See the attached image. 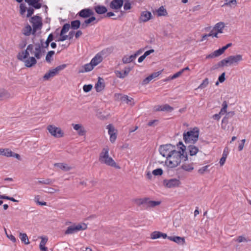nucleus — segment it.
<instances>
[{
  "label": "nucleus",
  "instance_id": "f257e3e1",
  "mask_svg": "<svg viewBox=\"0 0 251 251\" xmlns=\"http://www.w3.org/2000/svg\"><path fill=\"white\" fill-rule=\"evenodd\" d=\"M187 159V153L184 154L181 153V151L175 150L167 158L165 163L168 167L173 168L177 166L181 162V160L186 161Z\"/></svg>",
  "mask_w": 251,
  "mask_h": 251
},
{
  "label": "nucleus",
  "instance_id": "f03ea898",
  "mask_svg": "<svg viewBox=\"0 0 251 251\" xmlns=\"http://www.w3.org/2000/svg\"><path fill=\"white\" fill-rule=\"evenodd\" d=\"M109 149L107 146L102 149V151L100 154L99 161L102 164L119 169L120 167L117 166L112 158L109 156Z\"/></svg>",
  "mask_w": 251,
  "mask_h": 251
},
{
  "label": "nucleus",
  "instance_id": "7ed1b4c3",
  "mask_svg": "<svg viewBox=\"0 0 251 251\" xmlns=\"http://www.w3.org/2000/svg\"><path fill=\"white\" fill-rule=\"evenodd\" d=\"M183 136L185 144H194L198 140L199 129L198 127H195L192 130L184 132Z\"/></svg>",
  "mask_w": 251,
  "mask_h": 251
},
{
  "label": "nucleus",
  "instance_id": "20e7f679",
  "mask_svg": "<svg viewBox=\"0 0 251 251\" xmlns=\"http://www.w3.org/2000/svg\"><path fill=\"white\" fill-rule=\"evenodd\" d=\"M29 22L32 24L33 27L32 34L35 36L36 31L42 26V18L37 15L34 16L30 18Z\"/></svg>",
  "mask_w": 251,
  "mask_h": 251
},
{
  "label": "nucleus",
  "instance_id": "39448f33",
  "mask_svg": "<svg viewBox=\"0 0 251 251\" xmlns=\"http://www.w3.org/2000/svg\"><path fill=\"white\" fill-rule=\"evenodd\" d=\"M112 51L111 48H106L101 50L99 53H98L96 56L91 60V62L94 66H97L102 60L101 55H104L110 53Z\"/></svg>",
  "mask_w": 251,
  "mask_h": 251
},
{
  "label": "nucleus",
  "instance_id": "423d86ee",
  "mask_svg": "<svg viewBox=\"0 0 251 251\" xmlns=\"http://www.w3.org/2000/svg\"><path fill=\"white\" fill-rule=\"evenodd\" d=\"M175 146L171 144H166L160 146L159 151L160 154L167 158L171 153L175 151Z\"/></svg>",
  "mask_w": 251,
  "mask_h": 251
},
{
  "label": "nucleus",
  "instance_id": "0eeeda50",
  "mask_svg": "<svg viewBox=\"0 0 251 251\" xmlns=\"http://www.w3.org/2000/svg\"><path fill=\"white\" fill-rule=\"evenodd\" d=\"M87 228V225L84 223L79 224L76 225H74L67 227L65 231V234H71L76 233L80 230H85Z\"/></svg>",
  "mask_w": 251,
  "mask_h": 251
},
{
  "label": "nucleus",
  "instance_id": "6e6552de",
  "mask_svg": "<svg viewBox=\"0 0 251 251\" xmlns=\"http://www.w3.org/2000/svg\"><path fill=\"white\" fill-rule=\"evenodd\" d=\"M50 134L55 137L60 138L64 135V133L60 128L57 127L53 125H49L47 127Z\"/></svg>",
  "mask_w": 251,
  "mask_h": 251
},
{
  "label": "nucleus",
  "instance_id": "1a4fd4ad",
  "mask_svg": "<svg viewBox=\"0 0 251 251\" xmlns=\"http://www.w3.org/2000/svg\"><path fill=\"white\" fill-rule=\"evenodd\" d=\"M181 184V182L178 179L171 178L170 179H164L163 180L164 185L168 188H172L178 187Z\"/></svg>",
  "mask_w": 251,
  "mask_h": 251
},
{
  "label": "nucleus",
  "instance_id": "9d476101",
  "mask_svg": "<svg viewBox=\"0 0 251 251\" xmlns=\"http://www.w3.org/2000/svg\"><path fill=\"white\" fill-rule=\"evenodd\" d=\"M99 21V19H97L95 16H91L88 17L87 19L85 20L81 24V28H85L87 27L89 25H93L97 24Z\"/></svg>",
  "mask_w": 251,
  "mask_h": 251
},
{
  "label": "nucleus",
  "instance_id": "9b49d317",
  "mask_svg": "<svg viewBox=\"0 0 251 251\" xmlns=\"http://www.w3.org/2000/svg\"><path fill=\"white\" fill-rule=\"evenodd\" d=\"M144 203L143 207L147 209L149 207H154L156 206L159 205L161 203L160 201H151L149 198H144Z\"/></svg>",
  "mask_w": 251,
  "mask_h": 251
},
{
  "label": "nucleus",
  "instance_id": "f8f14e48",
  "mask_svg": "<svg viewBox=\"0 0 251 251\" xmlns=\"http://www.w3.org/2000/svg\"><path fill=\"white\" fill-rule=\"evenodd\" d=\"M94 15V12L93 11L92 9L90 8H84L81 10L78 13L77 15H78L80 17L82 18H88L91 16Z\"/></svg>",
  "mask_w": 251,
  "mask_h": 251
},
{
  "label": "nucleus",
  "instance_id": "ddd939ff",
  "mask_svg": "<svg viewBox=\"0 0 251 251\" xmlns=\"http://www.w3.org/2000/svg\"><path fill=\"white\" fill-rule=\"evenodd\" d=\"M124 4L123 0H112L109 4V7L113 10L120 9Z\"/></svg>",
  "mask_w": 251,
  "mask_h": 251
},
{
  "label": "nucleus",
  "instance_id": "4468645a",
  "mask_svg": "<svg viewBox=\"0 0 251 251\" xmlns=\"http://www.w3.org/2000/svg\"><path fill=\"white\" fill-rule=\"evenodd\" d=\"M118 96V99H119L122 101L125 102L131 105H133L134 104V103L132 102L133 100L132 98L129 97L127 95H122L120 94H116L115 96Z\"/></svg>",
  "mask_w": 251,
  "mask_h": 251
},
{
  "label": "nucleus",
  "instance_id": "2eb2a0df",
  "mask_svg": "<svg viewBox=\"0 0 251 251\" xmlns=\"http://www.w3.org/2000/svg\"><path fill=\"white\" fill-rule=\"evenodd\" d=\"M74 129L77 131V133L79 136L85 135L86 131L81 124H73Z\"/></svg>",
  "mask_w": 251,
  "mask_h": 251
},
{
  "label": "nucleus",
  "instance_id": "dca6fc26",
  "mask_svg": "<svg viewBox=\"0 0 251 251\" xmlns=\"http://www.w3.org/2000/svg\"><path fill=\"white\" fill-rule=\"evenodd\" d=\"M229 57L230 60L231 65H236L238 64L240 61H241L243 60L242 55L241 54H237L236 55H230L229 56Z\"/></svg>",
  "mask_w": 251,
  "mask_h": 251
},
{
  "label": "nucleus",
  "instance_id": "f3484780",
  "mask_svg": "<svg viewBox=\"0 0 251 251\" xmlns=\"http://www.w3.org/2000/svg\"><path fill=\"white\" fill-rule=\"evenodd\" d=\"M131 70L130 67H125L123 71H116L115 73L117 77L120 78H124L126 76Z\"/></svg>",
  "mask_w": 251,
  "mask_h": 251
},
{
  "label": "nucleus",
  "instance_id": "a211bd4d",
  "mask_svg": "<svg viewBox=\"0 0 251 251\" xmlns=\"http://www.w3.org/2000/svg\"><path fill=\"white\" fill-rule=\"evenodd\" d=\"M161 74V71H158L152 73L151 75H150L149 76H148L143 80V84L145 85L148 84L152 79L156 78V77L159 76Z\"/></svg>",
  "mask_w": 251,
  "mask_h": 251
},
{
  "label": "nucleus",
  "instance_id": "6ab92c4d",
  "mask_svg": "<svg viewBox=\"0 0 251 251\" xmlns=\"http://www.w3.org/2000/svg\"><path fill=\"white\" fill-rule=\"evenodd\" d=\"M227 66H231L230 60L229 59V56L219 61L217 63V67H216L215 69L218 68L219 67H223Z\"/></svg>",
  "mask_w": 251,
  "mask_h": 251
},
{
  "label": "nucleus",
  "instance_id": "aec40b11",
  "mask_svg": "<svg viewBox=\"0 0 251 251\" xmlns=\"http://www.w3.org/2000/svg\"><path fill=\"white\" fill-rule=\"evenodd\" d=\"M105 87L104 80L102 78L99 77L98 80L95 84L96 90L98 92L101 91Z\"/></svg>",
  "mask_w": 251,
  "mask_h": 251
},
{
  "label": "nucleus",
  "instance_id": "412c9836",
  "mask_svg": "<svg viewBox=\"0 0 251 251\" xmlns=\"http://www.w3.org/2000/svg\"><path fill=\"white\" fill-rule=\"evenodd\" d=\"M26 67L30 68L36 64L37 61L34 57H29L27 59H24L23 61Z\"/></svg>",
  "mask_w": 251,
  "mask_h": 251
},
{
  "label": "nucleus",
  "instance_id": "4be33fe9",
  "mask_svg": "<svg viewBox=\"0 0 251 251\" xmlns=\"http://www.w3.org/2000/svg\"><path fill=\"white\" fill-rule=\"evenodd\" d=\"M152 16L151 13L148 11H144L141 12L140 16V20L143 22L148 21L151 19Z\"/></svg>",
  "mask_w": 251,
  "mask_h": 251
},
{
  "label": "nucleus",
  "instance_id": "5701e85b",
  "mask_svg": "<svg viewBox=\"0 0 251 251\" xmlns=\"http://www.w3.org/2000/svg\"><path fill=\"white\" fill-rule=\"evenodd\" d=\"M224 52V49L220 48L207 55L206 58L208 59L217 57L222 55Z\"/></svg>",
  "mask_w": 251,
  "mask_h": 251
},
{
  "label": "nucleus",
  "instance_id": "b1692460",
  "mask_svg": "<svg viewBox=\"0 0 251 251\" xmlns=\"http://www.w3.org/2000/svg\"><path fill=\"white\" fill-rule=\"evenodd\" d=\"M94 9L95 12L99 15H102L105 14L107 11V8L104 5H98L94 6Z\"/></svg>",
  "mask_w": 251,
  "mask_h": 251
},
{
  "label": "nucleus",
  "instance_id": "393cba45",
  "mask_svg": "<svg viewBox=\"0 0 251 251\" xmlns=\"http://www.w3.org/2000/svg\"><path fill=\"white\" fill-rule=\"evenodd\" d=\"M186 150L189 152L191 156H193L198 153L199 149L198 147L194 146V144H192L187 146Z\"/></svg>",
  "mask_w": 251,
  "mask_h": 251
},
{
  "label": "nucleus",
  "instance_id": "a878e982",
  "mask_svg": "<svg viewBox=\"0 0 251 251\" xmlns=\"http://www.w3.org/2000/svg\"><path fill=\"white\" fill-rule=\"evenodd\" d=\"M168 239L170 240L174 241L178 244L183 245L185 242V239L183 237H181L179 236H169Z\"/></svg>",
  "mask_w": 251,
  "mask_h": 251
},
{
  "label": "nucleus",
  "instance_id": "bb28decb",
  "mask_svg": "<svg viewBox=\"0 0 251 251\" xmlns=\"http://www.w3.org/2000/svg\"><path fill=\"white\" fill-rule=\"evenodd\" d=\"M29 55V51L27 50L19 52L17 55V58L21 61H24V59L27 58Z\"/></svg>",
  "mask_w": 251,
  "mask_h": 251
},
{
  "label": "nucleus",
  "instance_id": "cd10ccee",
  "mask_svg": "<svg viewBox=\"0 0 251 251\" xmlns=\"http://www.w3.org/2000/svg\"><path fill=\"white\" fill-rule=\"evenodd\" d=\"M40 0H28V4L30 6H32L36 9H40L42 4L39 2Z\"/></svg>",
  "mask_w": 251,
  "mask_h": 251
},
{
  "label": "nucleus",
  "instance_id": "c85d7f7f",
  "mask_svg": "<svg viewBox=\"0 0 251 251\" xmlns=\"http://www.w3.org/2000/svg\"><path fill=\"white\" fill-rule=\"evenodd\" d=\"M138 56V53L132 54L129 56H125L122 59L124 63L127 64L131 62Z\"/></svg>",
  "mask_w": 251,
  "mask_h": 251
},
{
  "label": "nucleus",
  "instance_id": "c756f323",
  "mask_svg": "<svg viewBox=\"0 0 251 251\" xmlns=\"http://www.w3.org/2000/svg\"><path fill=\"white\" fill-rule=\"evenodd\" d=\"M10 97V94L6 90L0 88V100H3Z\"/></svg>",
  "mask_w": 251,
  "mask_h": 251
},
{
  "label": "nucleus",
  "instance_id": "7c9ffc66",
  "mask_svg": "<svg viewBox=\"0 0 251 251\" xmlns=\"http://www.w3.org/2000/svg\"><path fill=\"white\" fill-rule=\"evenodd\" d=\"M32 31L33 29H32L31 26L27 24L23 28L22 33L24 35L28 36L32 34Z\"/></svg>",
  "mask_w": 251,
  "mask_h": 251
},
{
  "label": "nucleus",
  "instance_id": "2f4dec72",
  "mask_svg": "<svg viewBox=\"0 0 251 251\" xmlns=\"http://www.w3.org/2000/svg\"><path fill=\"white\" fill-rule=\"evenodd\" d=\"M225 26V23L223 22H219L217 23L214 27L213 30L217 31V33H223V29Z\"/></svg>",
  "mask_w": 251,
  "mask_h": 251
},
{
  "label": "nucleus",
  "instance_id": "473e14b6",
  "mask_svg": "<svg viewBox=\"0 0 251 251\" xmlns=\"http://www.w3.org/2000/svg\"><path fill=\"white\" fill-rule=\"evenodd\" d=\"M54 166L64 171H69L71 169V168L69 167L67 164L63 163H55Z\"/></svg>",
  "mask_w": 251,
  "mask_h": 251
},
{
  "label": "nucleus",
  "instance_id": "72a5a7b5",
  "mask_svg": "<svg viewBox=\"0 0 251 251\" xmlns=\"http://www.w3.org/2000/svg\"><path fill=\"white\" fill-rule=\"evenodd\" d=\"M80 25H81L80 21L78 20L72 21L71 22L70 26L72 29L75 30L78 29Z\"/></svg>",
  "mask_w": 251,
  "mask_h": 251
},
{
  "label": "nucleus",
  "instance_id": "f704fd0d",
  "mask_svg": "<svg viewBox=\"0 0 251 251\" xmlns=\"http://www.w3.org/2000/svg\"><path fill=\"white\" fill-rule=\"evenodd\" d=\"M83 67H84V70H80V71H79V73H84V72H90L93 69L94 66L92 64V63L90 62V63H87V64H85L83 66Z\"/></svg>",
  "mask_w": 251,
  "mask_h": 251
},
{
  "label": "nucleus",
  "instance_id": "c9c22d12",
  "mask_svg": "<svg viewBox=\"0 0 251 251\" xmlns=\"http://www.w3.org/2000/svg\"><path fill=\"white\" fill-rule=\"evenodd\" d=\"M181 168L187 172H191L194 170L193 163H184L181 166Z\"/></svg>",
  "mask_w": 251,
  "mask_h": 251
},
{
  "label": "nucleus",
  "instance_id": "e433bc0d",
  "mask_svg": "<svg viewBox=\"0 0 251 251\" xmlns=\"http://www.w3.org/2000/svg\"><path fill=\"white\" fill-rule=\"evenodd\" d=\"M19 237L21 239L22 242L24 243L25 244L27 245L29 244L28 237L26 233H20L19 235Z\"/></svg>",
  "mask_w": 251,
  "mask_h": 251
},
{
  "label": "nucleus",
  "instance_id": "4c0bfd02",
  "mask_svg": "<svg viewBox=\"0 0 251 251\" xmlns=\"http://www.w3.org/2000/svg\"><path fill=\"white\" fill-rule=\"evenodd\" d=\"M157 15L158 16H166L167 15V12L166 9H165L163 6L160 7L157 11Z\"/></svg>",
  "mask_w": 251,
  "mask_h": 251
},
{
  "label": "nucleus",
  "instance_id": "58836bf2",
  "mask_svg": "<svg viewBox=\"0 0 251 251\" xmlns=\"http://www.w3.org/2000/svg\"><path fill=\"white\" fill-rule=\"evenodd\" d=\"M71 27L70 25L68 23H66L64 24L61 30V32L60 33V35H62V34H64L66 32H67L70 28Z\"/></svg>",
  "mask_w": 251,
  "mask_h": 251
},
{
  "label": "nucleus",
  "instance_id": "ea45409f",
  "mask_svg": "<svg viewBox=\"0 0 251 251\" xmlns=\"http://www.w3.org/2000/svg\"><path fill=\"white\" fill-rule=\"evenodd\" d=\"M183 73V71L180 70L179 72H177L175 74L172 76H170L167 78L165 79V81L174 79L176 78L177 77L180 76V75Z\"/></svg>",
  "mask_w": 251,
  "mask_h": 251
},
{
  "label": "nucleus",
  "instance_id": "a19ab883",
  "mask_svg": "<svg viewBox=\"0 0 251 251\" xmlns=\"http://www.w3.org/2000/svg\"><path fill=\"white\" fill-rule=\"evenodd\" d=\"M54 53L55 52L53 50H50L48 52L46 56V60L47 61V62L49 63H50L51 62V61L52 60V57L54 54Z\"/></svg>",
  "mask_w": 251,
  "mask_h": 251
},
{
  "label": "nucleus",
  "instance_id": "79ce46f5",
  "mask_svg": "<svg viewBox=\"0 0 251 251\" xmlns=\"http://www.w3.org/2000/svg\"><path fill=\"white\" fill-rule=\"evenodd\" d=\"M209 83V79L208 78H205L199 86L198 89H202L207 87Z\"/></svg>",
  "mask_w": 251,
  "mask_h": 251
},
{
  "label": "nucleus",
  "instance_id": "37998d69",
  "mask_svg": "<svg viewBox=\"0 0 251 251\" xmlns=\"http://www.w3.org/2000/svg\"><path fill=\"white\" fill-rule=\"evenodd\" d=\"M13 152L9 149H3L2 155L6 157H12Z\"/></svg>",
  "mask_w": 251,
  "mask_h": 251
},
{
  "label": "nucleus",
  "instance_id": "c03bdc74",
  "mask_svg": "<svg viewBox=\"0 0 251 251\" xmlns=\"http://www.w3.org/2000/svg\"><path fill=\"white\" fill-rule=\"evenodd\" d=\"M162 232L160 231H155L151 233V238L156 239L161 237Z\"/></svg>",
  "mask_w": 251,
  "mask_h": 251
},
{
  "label": "nucleus",
  "instance_id": "a18cd8bd",
  "mask_svg": "<svg viewBox=\"0 0 251 251\" xmlns=\"http://www.w3.org/2000/svg\"><path fill=\"white\" fill-rule=\"evenodd\" d=\"M225 3L222 5V7L225 6H231V4L232 5H236L237 3L236 0H225Z\"/></svg>",
  "mask_w": 251,
  "mask_h": 251
},
{
  "label": "nucleus",
  "instance_id": "49530a36",
  "mask_svg": "<svg viewBox=\"0 0 251 251\" xmlns=\"http://www.w3.org/2000/svg\"><path fill=\"white\" fill-rule=\"evenodd\" d=\"M209 167V165H206L203 166L199 169L198 173L201 175H203L205 172H208L209 171V170L208 169Z\"/></svg>",
  "mask_w": 251,
  "mask_h": 251
},
{
  "label": "nucleus",
  "instance_id": "de8ad7c7",
  "mask_svg": "<svg viewBox=\"0 0 251 251\" xmlns=\"http://www.w3.org/2000/svg\"><path fill=\"white\" fill-rule=\"evenodd\" d=\"M227 107V103L226 101H224L222 103V108L220 111V114L224 115L226 112V109Z\"/></svg>",
  "mask_w": 251,
  "mask_h": 251
},
{
  "label": "nucleus",
  "instance_id": "09e8293b",
  "mask_svg": "<svg viewBox=\"0 0 251 251\" xmlns=\"http://www.w3.org/2000/svg\"><path fill=\"white\" fill-rule=\"evenodd\" d=\"M177 146L178 147H179V146H181V147H180V151H181V153H183L184 154H187L186 151V147L183 145V143L181 141L179 142L177 144Z\"/></svg>",
  "mask_w": 251,
  "mask_h": 251
},
{
  "label": "nucleus",
  "instance_id": "8fccbe9b",
  "mask_svg": "<svg viewBox=\"0 0 251 251\" xmlns=\"http://www.w3.org/2000/svg\"><path fill=\"white\" fill-rule=\"evenodd\" d=\"M228 117H227V116H225L223 118V119H222V128L223 129H226V125L228 123Z\"/></svg>",
  "mask_w": 251,
  "mask_h": 251
},
{
  "label": "nucleus",
  "instance_id": "3c124183",
  "mask_svg": "<svg viewBox=\"0 0 251 251\" xmlns=\"http://www.w3.org/2000/svg\"><path fill=\"white\" fill-rule=\"evenodd\" d=\"M35 50H36L35 52H45V50H44V49L42 48V44H40L39 43H36L35 44Z\"/></svg>",
  "mask_w": 251,
  "mask_h": 251
},
{
  "label": "nucleus",
  "instance_id": "603ef678",
  "mask_svg": "<svg viewBox=\"0 0 251 251\" xmlns=\"http://www.w3.org/2000/svg\"><path fill=\"white\" fill-rule=\"evenodd\" d=\"M174 109V108L167 104H165L163 105V107L162 109H160V110H162V111H172Z\"/></svg>",
  "mask_w": 251,
  "mask_h": 251
},
{
  "label": "nucleus",
  "instance_id": "864d4df0",
  "mask_svg": "<svg viewBox=\"0 0 251 251\" xmlns=\"http://www.w3.org/2000/svg\"><path fill=\"white\" fill-rule=\"evenodd\" d=\"M163 171L161 168H157L156 169L154 170L152 173L155 176H161L163 174Z\"/></svg>",
  "mask_w": 251,
  "mask_h": 251
},
{
  "label": "nucleus",
  "instance_id": "5fc2aeb1",
  "mask_svg": "<svg viewBox=\"0 0 251 251\" xmlns=\"http://www.w3.org/2000/svg\"><path fill=\"white\" fill-rule=\"evenodd\" d=\"M53 181H52L51 179L47 178L45 180H39L38 183L40 184H47L49 185L52 183Z\"/></svg>",
  "mask_w": 251,
  "mask_h": 251
},
{
  "label": "nucleus",
  "instance_id": "6e6d98bb",
  "mask_svg": "<svg viewBox=\"0 0 251 251\" xmlns=\"http://www.w3.org/2000/svg\"><path fill=\"white\" fill-rule=\"evenodd\" d=\"M131 8V3L129 0H126L124 5V9L125 10H128Z\"/></svg>",
  "mask_w": 251,
  "mask_h": 251
},
{
  "label": "nucleus",
  "instance_id": "4d7b16f0",
  "mask_svg": "<svg viewBox=\"0 0 251 251\" xmlns=\"http://www.w3.org/2000/svg\"><path fill=\"white\" fill-rule=\"evenodd\" d=\"M26 10V7L24 3H21L20 5V13L21 15H23Z\"/></svg>",
  "mask_w": 251,
  "mask_h": 251
},
{
  "label": "nucleus",
  "instance_id": "13d9d810",
  "mask_svg": "<svg viewBox=\"0 0 251 251\" xmlns=\"http://www.w3.org/2000/svg\"><path fill=\"white\" fill-rule=\"evenodd\" d=\"M107 128L108 129V134H109V135H111V134H114V133H116L115 132V128L114 127V126L111 125V124H109L107 126Z\"/></svg>",
  "mask_w": 251,
  "mask_h": 251
},
{
  "label": "nucleus",
  "instance_id": "bf43d9fd",
  "mask_svg": "<svg viewBox=\"0 0 251 251\" xmlns=\"http://www.w3.org/2000/svg\"><path fill=\"white\" fill-rule=\"evenodd\" d=\"M93 86L91 84L84 85L83 87V91L85 92H89L92 89Z\"/></svg>",
  "mask_w": 251,
  "mask_h": 251
},
{
  "label": "nucleus",
  "instance_id": "052dcab7",
  "mask_svg": "<svg viewBox=\"0 0 251 251\" xmlns=\"http://www.w3.org/2000/svg\"><path fill=\"white\" fill-rule=\"evenodd\" d=\"M67 67V65L63 64L59 66H57L55 69L57 73H58L59 71H61Z\"/></svg>",
  "mask_w": 251,
  "mask_h": 251
},
{
  "label": "nucleus",
  "instance_id": "680f3d73",
  "mask_svg": "<svg viewBox=\"0 0 251 251\" xmlns=\"http://www.w3.org/2000/svg\"><path fill=\"white\" fill-rule=\"evenodd\" d=\"M235 241L238 243H241L243 242H248V240H247V239L245 237L242 236H238L235 239Z\"/></svg>",
  "mask_w": 251,
  "mask_h": 251
},
{
  "label": "nucleus",
  "instance_id": "e2e57ef3",
  "mask_svg": "<svg viewBox=\"0 0 251 251\" xmlns=\"http://www.w3.org/2000/svg\"><path fill=\"white\" fill-rule=\"evenodd\" d=\"M134 202L136 204H137L139 206L141 205H144V203L145 202L144 201V198L136 199L134 200Z\"/></svg>",
  "mask_w": 251,
  "mask_h": 251
},
{
  "label": "nucleus",
  "instance_id": "0e129e2a",
  "mask_svg": "<svg viewBox=\"0 0 251 251\" xmlns=\"http://www.w3.org/2000/svg\"><path fill=\"white\" fill-rule=\"evenodd\" d=\"M225 75L226 73L225 72L223 73L218 77V81L220 83L223 82L225 80Z\"/></svg>",
  "mask_w": 251,
  "mask_h": 251
},
{
  "label": "nucleus",
  "instance_id": "69168bd1",
  "mask_svg": "<svg viewBox=\"0 0 251 251\" xmlns=\"http://www.w3.org/2000/svg\"><path fill=\"white\" fill-rule=\"evenodd\" d=\"M27 17H30L34 13V9L33 8L29 7L27 9Z\"/></svg>",
  "mask_w": 251,
  "mask_h": 251
},
{
  "label": "nucleus",
  "instance_id": "338daca9",
  "mask_svg": "<svg viewBox=\"0 0 251 251\" xmlns=\"http://www.w3.org/2000/svg\"><path fill=\"white\" fill-rule=\"evenodd\" d=\"M116 138H117L116 133H114L113 134H111V135H110V141L112 143H113L115 142Z\"/></svg>",
  "mask_w": 251,
  "mask_h": 251
},
{
  "label": "nucleus",
  "instance_id": "774afa93",
  "mask_svg": "<svg viewBox=\"0 0 251 251\" xmlns=\"http://www.w3.org/2000/svg\"><path fill=\"white\" fill-rule=\"evenodd\" d=\"M60 38L56 40V41H64L68 38V36L67 35H65L62 34V35H60Z\"/></svg>",
  "mask_w": 251,
  "mask_h": 251
}]
</instances>
